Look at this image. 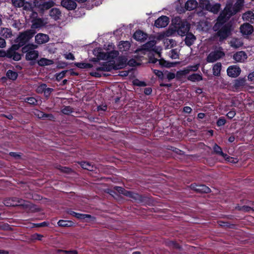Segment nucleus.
Instances as JSON below:
<instances>
[{"instance_id": "nucleus-1", "label": "nucleus", "mask_w": 254, "mask_h": 254, "mask_svg": "<svg viewBox=\"0 0 254 254\" xmlns=\"http://www.w3.org/2000/svg\"><path fill=\"white\" fill-rule=\"evenodd\" d=\"M244 0H237L234 4L233 0L227 1L224 9L221 12L217 19V22L213 26V30L217 31V35L220 40L226 39L230 34L231 28L229 24L225 23L232 15L240 11L244 6Z\"/></svg>"}, {"instance_id": "nucleus-2", "label": "nucleus", "mask_w": 254, "mask_h": 254, "mask_svg": "<svg viewBox=\"0 0 254 254\" xmlns=\"http://www.w3.org/2000/svg\"><path fill=\"white\" fill-rule=\"evenodd\" d=\"M93 53L98 60H104L107 62L105 64L98 67V70L110 71L113 69H120L123 68L127 64V59L124 57H119L117 51L113 50L110 52H104L100 48H96Z\"/></svg>"}, {"instance_id": "nucleus-3", "label": "nucleus", "mask_w": 254, "mask_h": 254, "mask_svg": "<svg viewBox=\"0 0 254 254\" xmlns=\"http://www.w3.org/2000/svg\"><path fill=\"white\" fill-rule=\"evenodd\" d=\"M171 29L173 32V36L177 34L181 36H184L189 31L190 26L188 23L182 21L180 17H177L172 20Z\"/></svg>"}, {"instance_id": "nucleus-4", "label": "nucleus", "mask_w": 254, "mask_h": 254, "mask_svg": "<svg viewBox=\"0 0 254 254\" xmlns=\"http://www.w3.org/2000/svg\"><path fill=\"white\" fill-rule=\"evenodd\" d=\"M37 46L33 44H29L25 45L22 48L23 53H25V58L27 61L35 60L39 56L38 51L35 50Z\"/></svg>"}, {"instance_id": "nucleus-5", "label": "nucleus", "mask_w": 254, "mask_h": 254, "mask_svg": "<svg viewBox=\"0 0 254 254\" xmlns=\"http://www.w3.org/2000/svg\"><path fill=\"white\" fill-rule=\"evenodd\" d=\"M199 6L204 10L215 14L219 12L221 5L218 3L211 4L208 0H201L199 2Z\"/></svg>"}, {"instance_id": "nucleus-6", "label": "nucleus", "mask_w": 254, "mask_h": 254, "mask_svg": "<svg viewBox=\"0 0 254 254\" xmlns=\"http://www.w3.org/2000/svg\"><path fill=\"white\" fill-rule=\"evenodd\" d=\"M156 43V42L154 39L150 40L144 44L141 49L138 50V51L143 54L145 53V51H153L160 57L162 49L160 47H156L155 46Z\"/></svg>"}, {"instance_id": "nucleus-7", "label": "nucleus", "mask_w": 254, "mask_h": 254, "mask_svg": "<svg viewBox=\"0 0 254 254\" xmlns=\"http://www.w3.org/2000/svg\"><path fill=\"white\" fill-rule=\"evenodd\" d=\"M35 34V32L32 29L26 30L24 32L21 33L17 38V42L20 46H23L31 39Z\"/></svg>"}, {"instance_id": "nucleus-8", "label": "nucleus", "mask_w": 254, "mask_h": 254, "mask_svg": "<svg viewBox=\"0 0 254 254\" xmlns=\"http://www.w3.org/2000/svg\"><path fill=\"white\" fill-rule=\"evenodd\" d=\"M221 47H219L215 50L211 52L207 57V62L208 63H213L219 60L224 56Z\"/></svg>"}, {"instance_id": "nucleus-9", "label": "nucleus", "mask_w": 254, "mask_h": 254, "mask_svg": "<svg viewBox=\"0 0 254 254\" xmlns=\"http://www.w3.org/2000/svg\"><path fill=\"white\" fill-rule=\"evenodd\" d=\"M75 65L76 66H77L78 68H90L92 67H94L96 71H92L90 73V74L92 76H95V77H100L101 76V73L99 72V71H101V70H98L97 68L98 67H100V65L98 66L97 65V63H95L94 64H92L89 63H76L75 64ZM102 65H101V66Z\"/></svg>"}, {"instance_id": "nucleus-10", "label": "nucleus", "mask_w": 254, "mask_h": 254, "mask_svg": "<svg viewBox=\"0 0 254 254\" xmlns=\"http://www.w3.org/2000/svg\"><path fill=\"white\" fill-rule=\"evenodd\" d=\"M3 203L7 206H21L24 205V201L16 197H13L5 199Z\"/></svg>"}, {"instance_id": "nucleus-11", "label": "nucleus", "mask_w": 254, "mask_h": 254, "mask_svg": "<svg viewBox=\"0 0 254 254\" xmlns=\"http://www.w3.org/2000/svg\"><path fill=\"white\" fill-rule=\"evenodd\" d=\"M35 6L38 8L41 11H44L48 9L55 5V2L52 0L45 1L39 3L38 1H35Z\"/></svg>"}, {"instance_id": "nucleus-12", "label": "nucleus", "mask_w": 254, "mask_h": 254, "mask_svg": "<svg viewBox=\"0 0 254 254\" xmlns=\"http://www.w3.org/2000/svg\"><path fill=\"white\" fill-rule=\"evenodd\" d=\"M241 71V68L237 65L230 66L227 70L228 75L232 77H237L240 75Z\"/></svg>"}, {"instance_id": "nucleus-13", "label": "nucleus", "mask_w": 254, "mask_h": 254, "mask_svg": "<svg viewBox=\"0 0 254 254\" xmlns=\"http://www.w3.org/2000/svg\"><path fill=\"white\" fill-rule=\"evenodd\" d=\"M169 22V19L166 16H162L155 20L154 25L158 28L166 27Z\"/></svg>"}, {"instance_id": "nucleus-14", "label": "nucleus", "mask_w": 254, "mask_h": 254, "mask_svg": "<svg viewBox=\"0 0 254 254\" xmlns=\"http://www.w3.org/2000/svg\"><path fill=\"white\" fill-rule=\"evenodd\" d=\"M254 31L253 27L250 24L246 23L240 27V32L243 36L251 35Z\"/></svg>"}, {"instance_id": "nucleus-15", "label": "nucleus", "mask_w": 254, "mask_h": 254, "mask_svg": "<svg viewBox=\"0 0 254 254\" xmlns=\"http://www.w3.org/2000/svg\"><path fill=\"white\" fill-rule=\"evenodd\" d=\"M18 48L16 45H13L9 49V53L8 54V58H12L16 61H18L21 59V55L15 51Z\"/></svg>"}, {"instance_id": "nucleus-16", "label": "nucleus", "mask_w": 254, "mask_h": 254, "mask_svg": "<svg viewBox=\"0 0 254 254\" xmlns=\"http://www.w3.org/2000/svg\"><path fill=\"white\" fill-rule=\"evenodd\" d=\"M49 40V36L43 33H38L35 37V42L38 44H43Z\"/></svg>"}, {"instance_id": "nucleus-17", "label": "nucleus", "mask_w": 254, "mask_h": 254, "mask_svg": "<svg viewBox=\"0 0 254 254\" xmlns=\"http://www.w3.org/2000/svg\"><path fill=\"white\" fill-rule=\"evenodd\" d=\"M61 5L68 10H73L77 6L76 2L72 0H62Z\"/></svg>"}, {"instance_id": "nucleus-18", "label": "nucleus", "mask_w": 254, "mask_h": 254, "mask_svg": "<svg viewBox=\"0 0 254 254\" xmlns=\"http://www.w3.org/2000/svg\"><path fill=\"white\" fill-rule=\"evenodd\" d=\"M47 24L46 19L43 18H37L32 21L31 28L32 29L40 28Z\"/></svg>"}, {"instance_id": "nucleus-19", "label": "nucleus", "mask_w": 254, "mask_h": 254, "mask_svg": "<svg viewBox=\"0 0 254 254\" xmlns=\"http://www.w3.org/2000/svg\"><path fill=\"white\" fill-rule=\"evenodd\" d=\"M191 188L197 192L202 193H208L210 191V189L204 185H191Z\"/></svg>"}, {"instance_id": "nucleus-20", "label": "nucleus", "mask_w": 254, "mask_h": 254, "mask_svg": "<svg viewBox=\"0 0 254 254\" xmlns=\"http://www.w3.org/2000/svg\"><path fill=\"white\" fill-rule=\"evenodd\" d=\"M247 58V54L243 51H240L235 53L233 56L234 60L237 62H244Z\"/></svg>"}, {"instance_id": "nucleus-21", "label": "nucleus", "mask_w": 254, "mask_h": 254, "mask_svg": "<svg viewBox=\"0 0 254 254\" xmlns=\"http://www.w3.org/2000/svg\"><path fill=\"white\" fill-rule=\"evenodd\" d=\"M150 63L156 64L157 62L159 63V64H160L162 66L167 67H171L174 66L176 64V63H169L165 61L160 60H158L156 59H150L149 60Z\"/></svg>"}, {"instance_id": "nucleus-22", "label": "nucleus", "mask_w": 254, "mask_h": 254, "mask_svg": "<svg viewBox=\"0 0 254 254\" xmlns=\"http://www.w3.org/2000/svg\"><path fill=\"white\" fill-rule=\"evenodd\" d=\"M135 40L140 42H143L147 38V35L141 30L136 31L133 34Z\"/></svg>"}, {"instance_id": "nucleus-23", "label": "nucleus", "mask_w": 254, "mask_h": 254, "mask_svg": "<svg viewBox=\"0 0 254 254\" xmlns=\"http://www.w3.org/2000/svg\"><path fill=\"white\" fill-rule=\"evenodd\" d=\"M61 15V11L57 8H53L49 12L50 16L56 21L60 19Z\"/></svg>"}, {"instance_id": "nucleus-24", "label": "nucleus", "mask_w": 254, "mask_h": 254, "mask_svg": "<svg viewBox=\"0 0 254 254\" xmlns=\"http://www.w3.org/2000/svg\"><path fill=\"white\" fill-rule=\"evenodd\" d=\"M115 190L118 191L119 193L124 194L126 196H128L130 197H133L134 198H136L138 195L136 194H133V193L131 191H127L125 190L123 188L120 187H116L115 188Z\"/></svg>"}, {"instance_id": "nucleus-25", "label": "nucleus", "mask_w": 254, "mask_h": 254, "mask_svg": "<svg viewBox=\"0 0 254 254\" xmlns=\"http://www.w3.org/2000/svg\"><path fill=\"white\" fill-rule=\"evenodd\" d=\"M173 36V32L170 27L165 32H161L157 34V39L159 40L164 39L165 38Z\"/></svg>"}, {"instance_id": "nucleus-26", "label": "nucleus", "mask_w": 254, "mask_h": 254, "mask_svg": "<svg viewBox=\"0 0 254 254\" xmlns=\"http://www.w3.org/2000/svg\"><path fill=\"white\" fill-rule=\"evenodd\" d=\"M68 214L74 216L75 217L84 220L85 219H89L92 217L90 215L86 214H82L75 212L73 211L70 210L68 212Z\"/></svg>"}, {"instance_id": "nucleus-27", "label": "nucleus", "mask_w": 254, "mask_h": 254, "mask_svg": "<svg viewBox=\"0 0 254 254\" xmlns=\"http://www.w3.org/2000/svg\"><path fill=\"white\" fill-rule=\"evenodd\" d=\"M242 18L244 21L253 23L254 22V13L252 11H248L243 14Z\"/></svg>"}, {"instance_id": "nucleus-28", "label": "nucleus", "mask_w": 254, "mask_h": 254, "mask_svg": "<svg viewBox=\"0 0 254 254\" xmlns=\"http://www.w3.org/2000/svg\"><path fill=\"white\" fill-rule=\"evenodd\" d=\"M198 3L195 0H188L185 4V8L188 10H191L195 8Z\"/></svg>"}, {"instance_id": "nucleus-29", "label": "nucleus", "mask_w": 254, "mask_h": 254, "mask_svg": "<svg viewBox=\"0 0 254 254\" xmlns=\"http://www.w3.org/2000/svg\"><path fill=\"white\" fill-rule=\"evenodd\" d=\"M0 34L5 38H11L12 36V31L10 29L7 28H2L0 31Z\"/></svg>"}, {"instance_id": "nucleus-30", "label": "nucleus", "mask_w": 254, "mask_h": 254, "mask_svg": "<svg viewBox=\"0 0 254 254\" xmlns=\"http://www.w3.org/2000/svg\"><path fill=\"white\" fill-rule=\"evenodd\" d=\"M195 39L196 38L193 34L189 33L186 35L185 38V43L187 46L190 47L193 44Z\"/></svg>"}, {"instance_id": "nucleus-31", "label": "nucleus", "mask_w": 254, "mask_h": 254, "mask_svg": "<svg viewBox=\"0 0 254 254\" xmlns=\"http://www.w3.org/2000/svg\"><path fill=\"white\" fill-rule=\"evenodd\" d=\"M188 79L192 82H197L202 80V76L201 74L193 73L190 75Z\"/></svg>"}, {"instance_id": "nucleus-32", "label": "nucleus", "mask_w": 254, "mask_h": 254, "mask_svg": "<svg viewBox=\"0 0 254 254\" xmlns=\"http://www.w3.org/2000/svg\"><path fill=\"white\" fill-rule=\"evenodd\" d=\"M130 45L128 41H122L120 42L118 47L121 52L127 51L130 48Z\"/></svg>"}, {"instance_id": "nucleus-33", "label": "nucleus", "mask_w": 254, "mask_h": 254, "mask_svg": "<svg viewBox=\"0 0 254 254\" xmlns=\"http://www.w3.org/2000/svg\"><path fill=\"white\" fill-rule=\"evenodd\" d=\"M53 64V61L46 58H41L38 61V64L40 66L50 65Z\"/></svg>"}, {"instance_id": "nucleus-34", "label": "nucleus", "mask_w": 254, "mask_h": 254, "mask_svg": "<svg viewBox=\"0 0 254 254\" xmlns=\"http://www.w3.org/2000/svg\"><path fill=\"white\" fill-rule=\"evenodd\" d=\"M221 64L220 63H217L215 64L213 66V74L215 76L219 75L221 69Z\"/></svg>"}, {"instance_id": "nucleus-35", "label": "nucleus", "mask_w": 254, "mask_h": 254, "mask_svg": "<svg viewBox=\"0 0 254 254\" xmlns=\"http://www.w3.org/2000/svg\"><path fill=\"white\" fill-rule=\"evenodd\" d=\"M231 46L235 48H238L241 47L243 43L239 39H233L230 42Z\"/></svg>"}, {"instance_id": "nucleus-36", "label": "nucleus", "mask_w": 254, "mask_h": 254, "mask_svg": "<svg viewBox=\"0 0 254 254\" xmlns=\"http://www.w3.org/2000/svg\"><path fill=\"white\" fill-rule=\"evenodd\" d=\"M34 114L36 116H37L38 118L40 119H44L46 118H53V116L52 115H48L44 114L43 112H41L39 110H36L34 112Z\"/></svg>"}, {"instance_id": "nucleus-37", "label": "nucleus", "mask_w": 254, "mask_h": 254, "mask_svg": "<svg viewBox=\"0 0 254 254\" xmlns=\"http://www.w3.org/2000/svg\"><path fill=\"white\" fill-rule=\"evenodd\" d=\"M213 150H214V151L216 154L220 155V156H222L223 158L226 157L227 156V154L224 153L222 151L221 148L220 146H219L217 144H214V145L213 146Z\"/></svg>"}, {"instance_id": "nucleus-38", "label": "nucleus", "mask_w": 254, "mask_h": 254, "mask_svg": "<svg viewBox=\"0 0 254 254\" xmlns=\"http://www.w3.org/2000/svg\"><path fill=\"white\" fill-rule=\"evenodd\" d=\"M80 166L84 169H86L89 171L93 170V166L89 162H81L80 163Z\"/></svg>"}, {"instance_id": "nucleus-39", "label": "nucleus", "mask_w": 254, "mask_h": 254, "mask_svg": "<svg viewBox=\"0 0 254 254\" xmlns=\"http://www.w3.org/2000/svg\"><path fill=\"white\" fill-rule=\"evenodd\" d=\"M179 56V51L176 49L171 50L169 53V56L172 59H178Z\"/></svg>"}, {"instance_id": "nucleus-40", "label": "nucleus", "mask_w": 254, "mask_h": 254, "mask_svg": "<svg viewBox=\"0 0 254 254\" xmlns=\"http://www.w3.org/2000/svg\"><path fill=\"white\" fill-rule=\"evenodd\" d=\"M7 77L11 80H15L17 77V73L11 70H8L6 73Z\"/></svg>"}, {"instance_id": "nucleus-41", "label": "nucleus", "mask_w": 254, "mask_h": 254, "mask_svg": "<svg viewBox=\"0 0 254 254\" xmlns=\"http://www.w3.org/2000/svg\"><path fill=\"white\" fill-rule=\"evenodd\" d=\"M164 44L166 48L169 49L173 46L174 41L173 39H166L164 40Z\"/></svg>"}, {"instance_id": "nucleus-42", "label": "nucleus", "mask_w": 254, "mask_h": 254, "mask_svg": "<svg viewBox=\"0 0 254 254\" xmlns=\"http://www.w3.org/2000/svg\"><path fill=\"white\" fill-rule=\"evenodd\" d=\"M13 5L15 7H22L24 5L25 0H12Z\"/></svg>"}, {"instance_id": "nucleus-43", "label": "nucleus", "mask_w": 254, "mask_h": 254, "mask_svg": "<svg viewBox=\"0 0 254 254\" xmlns=\"http://www.w3.org/2000/svg\"><path fill=\"white\" fill-rule=\"evenodd\" d=\"M199 67V64H197L195 65L188 66L186 68V70L188 74L190 71H196L198 69Z\"/></svg>"}, {"instance_id": "nucleus-44", "label": "nucleus", "mask_w": 254, "mask_h": 254, "mask_svg": "<svg viewBox=\"0 0 254 254\" xmlns=\"http://www.w3.org/2000/svg\"><path fill=\"white\" fill-rule=\"evenodd\" d=\"M72 224L71 222L66 221L63 220H60L58 221V224L59 226L62 227H69L71 226Z\"/></svg>"}, {"instance_id": "nucleus-45", "label": "nucleus", "mask_w": 254, "mask_h": 254, "mask_svg": "<svg viewBox=\"0 0 254 254\" xmlns=\"http://www.w3.org/2000/svg\"><path fill=\"white\" fill-rule=\"evenodd\" d=\"M24 100L26 102L31 105H36L38 102L37 100L34 97H27Z\"/></svg>"}, {"instance_id": "nucleus-46", "label": "nucleus", "mask_w": 254, "mask_h": 254, "mask_svg": "<svg viewBox=\"0 0 254 254\" xmlns=\"http://www.w3.org/2000/svg\"><path fill=\"white\" fill-rule=\"evenodd\" d=\"M47 87L45 84H42L38 86L36 91L39 93H43L45 88Z\"/></svg>"}, {"instance_id": "nucleus-47", "label": "nucleus", "mask_w": 254, "mask_h": 254, "mask_svg": "<svg viewBox=\"0 0 254 254\" xmlns=\"http://www.w3.org/2000/svg\"><path fill=\"white\" fill-rule=\"evenodd\" d=\"M224 158L228 162H230L232 163H236L238 162V160L237 158H234L233 157H229L227 155L226 157H224Z\"/></svg>"}, {"instance_id": "nucleus-48", "label": "nucleus", "mask_w": 254, "mask_h": 254, "mask_svg": "<svg viewBox=\"0 0 254 254\" xmlns=\"http://www.w3.org/2000/svg\"><path fill=\"white\" fill-rule=\"evenodd\" d=\"M66 72V71H62V72H61L60 73H57V75H56L57 79L58 80L62 79L63 77H64Z\"/></svg>"}, {"instance_id": "nucleus-49", "label": "nucleus", "mask_w": 254, "mask_h": 254, "mask_svg": "<svg viewBox=\"0 0 254 254\" xmlns=\"http://www.w3.org/2000/svg\"><path fill=\"white\" fill-rule=\"evenodd\" d=\"M225 123L226 120L224 119V118L223 117L219 118L217 122V125L219 127H221L224 125Z\"/></svg>"}, {"instance_id": "nucleus-50", "label": "nucleus", "mask_w": 254, "mask_h": 254, "mask_svg": "<svg viewBox=\"0 0 254 254\" xmlns=\"http://www.w3.org/2000/svg\"><path fill=\"white\" fill-rule=\"evenodd\" d=\"M9 53V49L6 51L3 50H0V57H7L8 58V54Z\"/></svg>"}, {"instance_id": "nucleus-51", "label": "nucleus", "mask_w": 254, "mask_h": 254, "mask_svg": "<svg viewBox=\"0 0 254 254\" xmlns=\"http://www.w3.org/2000/svg\"><path fill=\"white\" fill-rule=\"evenodd\" d=\"M187 74H188V72H187V71L186 70V69L185 68L183 70L178 71L177 72L176 75H177V76L180 77V76L185 75Z\"/></svg>"}, {"instance_id": "nucleus-52", "label": "nucleus", "mask_w": 254, "mask_h": 254, "mask_svg": "<svg viewBox=\"0 0 254 254\" xmlns=\"http://www.w3.org/2000/svg\"><path fill=\"white\" fill-rule=\"evenodd\" d=\"M62 111L64 114H69L71 112V108L69 106H66L63 109Z\"/></svg>"}, {"instance_id": "nucleus-53", "label": "nucleus", "mask_w": 254, "mask_h": 254, "mask_svg": "<svg viewBox=\"0 0 254 254\" xmlns=\"http://www.w3.org/2000/svg\"><path fill=\"white\" fill-rule=\"evenodd\" d=\"M53 90V89L52 88H47L46 87L43 92L44 95L46 97H48L50 95Z\"/></svg>"}, {"instance_id": "nucleus-54", "label": "nucleus", "mask_w": 254, "mask_h": 254, "mask_svg": "<svg viewBox=\"0 0 254 254\" xmlns=\"http://www.w3.org/2000/svg\"><path fill=\"white\" fill-rule=\"evenodd\" d=\"M166 77L169 80H172L175 77V74L174 72H168L166 74Z\"/></svg>"}, {"instance_id": "nucleus-55", "label": "nucleus", "mask_w": 254, "mask_h": 254, "mask_svg": "<svg viewBox=\"0 0 254 254\" xmlns=\"http://www.w3.org/2000/svg\"><path fill=\"white\" fill-rule=\"evenodd\" d=\"M154 73L158 77L162 78L163 77V72L160 70L154 69L153 70Z\"/></svg>"}, {"instance_id": "nucleus-56", "label": "nucleus", "mask_w": 254, "mask_h": 254, "mask_svg": "<svg viewBox=\"0 0 254 254\" xmlns=\"http://www.w3.org/2000/svg\"><path fill=\"white\" fill-rule=\"evenodd\" d=\"M235 115L236 112L235 111H230L227 114V116L230 119H232Z\"/></svg>"}, {"instance_id": "nucleus-57", "label": "nucleus", "mask_w": 254, "mask_h": 254, "mask_svg": "<svg viewBox=\"0 0 254 254\" xmlns=\"http://www.w3.org/2000/svg\"><path fill=\"white\" fill-rule=\"evenodd\" d=\"M127 64L128 65H131V66H135L139 64L134 59H131V60H129Z\"/></svg>"}, {"instance_id": "nucleus-58", "label": "nucleus", "mask_w": 254, "mask_h": 254, "mask_svg": "<svg viewBox=\"0 0 254 254\" xmlns=\"http://www.w3.org/2000/svg\"><path fill=\"white\" fill-rule=\"evenodd\" d=\"M6 46V42L5 40L0 37V48H3Z\"/></svg>"}, {"instance_id": "nucleus-59", "label": "nucleus", "mask_w": 254, "mask_h": 254, "mask_svg": "<svg viewBox=\"0 0 254 254\" xmlns=\"http://www.w3.org/2000/svg\"><path fill=\"white\" fill-rule=\"evenodd\" d=\"M58 252H62L67 254H77V252L76 251L59 250Z\"/></svg>"}, {"instance_id": "nucleus-60", "label": "nucleus", "mask_w": 254, "mask_h": 254, "mask_svg": "<svg viewBox=\"0 0 254 254\" xmlns=\"http://www.w3.org/2000/svg\"><path fill=\"white\" fill-rule=\"evenodd\" d=\"M65 58L67 60H73L74 59V57L71 53H68L65 55Z\"/></svg>"}, {"instance_id": "nucleus-61", "label": "nucleus", "mask_w": 254, "mask_h": 254, "mask_svg": "<svg viewBox=\"0 0 254 254\" xmlns=\"http://www.w3.org/2000/svg\"><path fill=\"white\" fill-rule=\"evenodd\" d=\"M107 107L106 105H101L98 107L97 110L98 111H105L107 110Z\"/></svg>"}, {"instance_id": "nucleus-62", "label": "nucleus", "mask_w": 254, "mask_h": 254, "mask_svg": "<svg viewBox=\"0 0 254 254\" xmlns=\"http://www.w3.org/2000/svg\"><path fill=\"white\" fill-rule=\"evenodd\" d=\"M248 79L252 82H254V71L250 73L248 75Z\"/></svg>"}, {"instance_id": "nucleus-63", "label": "nucleus", "mask_w": 254, "mask_h": 254, "mask_svg": "<svg viewBox=\"0 0 254 254\" xmlns=\"http://www.w3.org/2000/svg\"><path fill=\"white\" fill-rule=\"evenodd\" d=\"M191 110V108L188 106L185 107L183 109L184 112L187 113H190Z\"/></svg>"}, {"instance_id": "nucleus-64", "label": "nucleus", "mask_w": 254, "mask_h": 254, "mask_svg": "<svg viewBox=\"0 0 254 254\" xmlns=\"http://www.w3.org/2000/svg\"><path fill=\"white\" fill-rule=\"evenodd\" d=\"M42 236L38 234H36L33 236V238L35 239H37L39 240H41L42 239Z\"/></svg>"}]
</instances>
